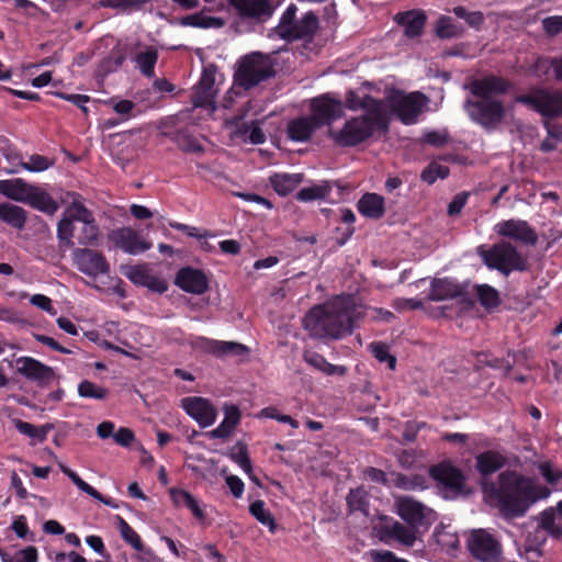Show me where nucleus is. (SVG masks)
<instances>
[{"label": "nucleus", "mask_w": 562, "mask_h": 562, "mask_svg": "<svg viewBox=\"0 0 562 562\" xmlns=\"http://www.w3.org/2000/svg\"><path fill=\"white\" fill-rule=\"evenodd\" d=\"M483 493L490 506L496 508L504 519L512 520L524 517L535 503L548 498L551 490L507 470L497 476L496 482H485Z\"/></svg>", "instance_id": "1"}, {"label": "nucleus", "mask_w": 562, "mask_h": 562, "mask_svg": "<svg viewBox=\"0 0 562 562\" xmlns=\"http://www.w3.org/2000/svg\"><path fill=\"white\" fill-rule=\"evenodd\" d=\"M352 311L350 301L344 297L316 305L304 316V329L313 338L340 339L352 333Z\"/></svg>", "instance_id": "2"}, {"label": "nucleus", "mask_w": 562, "mask_h": 562, "mask_svg": "<svg viewBox=\"0 0 562 562\" xmlns=\"http://www.w3.org/2000/svg\"><path fill=\"white\" fill-rule=\"evenodd\" d=\"M464 88L481 98L477 101L465 102L470 117L485 128H495L499 125L505 116V109L501 101L494 100L492 97L505 93L509 88V82L502 77L490 75L470 81Z\"/></svg>", "instance_id": "3"}, {"label": "nucleus", "mask_w": 562, "mask_h": 562, "mask_svg": "<svg viewBox=\"0 0 562 562\" xmlns=\"http://www.w3.org/2000/svg\"><path fill=\"white\" fill-rule=\"evenodd\" d=\"M100 236L94 216L80 201H72L57 225L60 247L74 248V237L81 246H94Z\"/></svg>", "instance_id": "4"}, {"label": "nucleus", "mask_w": 562, "mask_h": 562, "mask_svg": "<svg viewBox=\"0 0 562 562\" xmlns=\"http://www.w3.org/2000/svg\"><path fill=\"white\" fill-rule=\"evenodd\" d=\"M385 120L381 112L368 113L352 117L339 131H330L329 136L339 146H356L369 137L378 128H385Z\"/></svg>", "instance_id": "5"}, {"label": "nucleus", "mask_w": 562, "mask_h": 562, "mask_svg": "<svg viewBox=\"0 0 562 562\" xmlns=\"http://www.w3.org/2000/svg\"><path fill=\"white\" fill-rule=\"evenodd\" d=\"M477 255L490 269L499 271L508 277L513 271H526L528 262L525 257L508 241L494 244L490 249L480 246Z\"/></svg>", "instance_id": "6"}, {"label": "nucleus", "mask_w": 562, "mask_h": 562, "mask_svg": "<svg viewBox=\"0 0 562 562\" xmlns=\"http://www.w3.org/2000/svg\"><path fill=\"white\" fill-rule=\"evenodd\" d=\"M126 59H131L138 70H154L158 59V49L154 45L136 42L117 44L109 55V60L115 68L122 67Z\"/></svg>", "instance_id": "7"}, {"label": "nucleus", "mask_w": 562, "mask_h": 562, "mask_svg": "<svg viewBox=\"0 0 562 562\" xmlns=\"http://www.w3.org/2000/svg\"><path fill=\"white\" fill-rule=\"evenodd\" d=\"M468 549L481 562H499L502 558L501 542L485 529L471 531L468 538Z\"/></svg>", "instance_id": "8"}, {"label": "nucleus", "mask_w": 562, "mask_h": 562, "mask_svg": "<svg viewBox=\"0 0 562 562\" xmlns=\"http://www.w3.org/2000/svg\"><path fill=\"white\" fill-rule=\"evenodd\" d=\"M378 538L386 544H398L404 548H412L417 540V530L414 527L404 525L393 518L384 517L382 522L375 527Z\"/></svg>", "instance_id": "9"}, {"label": "nucleus", "mask_w": 562, "mask_h": 562, "mask_svg": "<svg viewBox=\"0 0 562 562\" xmlns=\"http://www.w3.org/2000/svg\"><path fill=\"white\" fill-rule=\"evenodd\" d=\"M394 506L397 515L416 530L418 527L429 525L435 519L431 508L409 496H395Z\"/></svg>", "instance_id": "10"}, {"label": "nucleus", "mask_w": 562, "mask_h": 562, "mask_svg": "<svg viewBox=\"0 0 562 562\" xmlns=\"http://www.w3.org/2000/svg\"><path fill=\"white\" fill-rule=\"evenodd\" d=\"M229 8L240 20L265 23L277 9L272 0H226Z\"/></svg>", "instance_id": "11"}, {"label": "nucleus", "mask_w": 562, "mask_h": 562, "mask_svg": "<svg viewBox=\"0 0 562 562\" xmlns=\"http://www.w3.org/2000/svg\"><path fill=\"white\" fill-rule=\"evenodd\" d=\"M516 102L532 108L543 116L553 117L562 115V93L560 92H549L539 89L517 97Z\"/></svg>", "instance_id": "12"}, {"label": "nucleus", "mask_w": 562, "mask_h": 562, "mask_svg": "<svg viewBox=\"0 0 562 562\" xmlns=\"http://www.w3.org/2000/svg\"><path fill=\"white\" fill-rule=\"evenodd\" d=\"M72 261L76 268L88 277L106 274L110 266L103 254L90 248H74Z\"/></svg>", "instance_id": "13"}, {"label": "nucleus", "mask_w": 562, "mask_h": 562, "mask_svg": "<svg viewBox=\"0 0 562 562\" xmlns=\"http://www.w3.org/2000/svg\"><path fill=\"white\" fill-rule=\"evenodd\" d=\"M342 113L344 110L341 101L329 94L319 95L311 101L310 116L318 128L325 125H330L334 121L341 117Z\"/></svg>", "instance_id": "14"}, {"label": "nucleus", "mask_w": 562, "mask_h": 562, "mask_svg": "<svg viewBox=\"0 0 562 562\" xmlns=\"http://www.w3.org/2000/svg\"><path fill=\"white\" fill-rule=\"evenodd\" d=\"M110 240L124 252L137 255L151 248V243L142 239L137 231L132 227H121L109 234Z\"/></svg>", "instance_id": "15"}, {"label": "nucleus", "mask_w": 562, "mask_h": 562, "mask_svg": "<svg viewBox=\"0 0 562 562\" xmlns=\"http://www.w3.org/2000/svg\"><path fill=\"white\" fill-rule=\"evenodd\" d=\"M494 231L503 237L521 241L526 245H536L538 241L537 233L526 221L507 220L495 225Z\"/></svg>", "instance_id": "16"}, {"label": "nucleus", "mask_w": 562, "mask_h": 562, "mask_svg": "<svg viewBox=\"0 0 562 562\" xmlns=\"http://www.w3.org/2000/svg\"><path fill=\"white\" fill-rule=\"evenodd\" d=\"M183 409L202 428L211 426L217 416L216 408L206 398L200 396L184 397L181 401Z\"/></svg>", "instance_id": "17"}, {"label": "nucleus", "mask_w": 562, "mask_h": 562, "mask_svg": "<svg viewBox=\"0 0 562 562\" xmlns=\"http://www.w3.org/2000/svg\"><path fill=\"white\" fill-rule=\"evenodd\" d=\"M175 283L184 292L198 295L209 290V280L205 273L192 267L181 268L176 274Z\"/></svg>", "instance_id": "18"}, {"label": "nucleus", "mask_w": 562, "mask_h": 562, "mask_svg": "<svg viewBox=\"0 0 562 562\" xmlns=\"http://www.w3.org/2000/svg\"><path fill=\"white\" fill-rule=\"evenodd\" d=\"M430 472L432 477L438 481L451 496H458L463 492L464 477L457 468L448 463H441L434 467Z\"/></svg>", "instance_id": "19"}, {"label": "nucleus", "mask_w": 562, "mask_h": 562, "mask_svg": "<svg viewBox=\"0 0 562 562\" xmlns=\"http://www.w3.org/2000/svg\"><path fill=\"white\" fill-rule=\"evenodd\" d=\"M393 21L404 29V35L407 38H416L424 33L427 15L424 10L412 9L397 12Z\"/></svg>", "instance_id": "20"}, {"label": "nucleus", "mask_w": 562, "mask_h": 562, "mask_svg": "<svg viewBox=\"0 0 562 562\" xmlns=\"http://www.w3.org/2000/svg\"><path fill=\"white\" fill-rule=\"evenodd\" d=\"M217 93L214 72H202L201 79L192 94L194 108L213 106Z\"/></svg>", "instance_id": "21"}, {"label": "nucleus", "mask_w": 562, "mask_h": 562, "mask_svg": "<svg viewBox=\"0 0 562 562\" xmlns=\"http://www.w3.org/2000/svg\"><path fill=\"white\" fill-rule=\"evenodd\" d=\"M16 364L18 372L30 380L47 382L54 378V371L50 367L33 358L21 357L16 360Z\"/></svg>", "instance_id": "22"}, {"label": "nucleus", "mask_w": 562, "mask_h": 562, "mask_svg": "<svg viewBox=\"0 0 562 562\" xmlns=\"http://www.w3.org/2000/svg\"><path fill=\"white\" fill-rule=\"evenodd\" d=\"M318 30V18L313 11L303 14L300 20H295L293 27L286 30L285 41L312 40Z\"/></svg>", "instance_id": "23"}, {"label": "nucleus", "mask_w": 562, "mask_h": 562, "mask_svg": "<svg viewBox=\"0 0 562 562\" xmlns=\"http://www.w3.org/2000/svg\"><path fill=\"white\" fill-rule=\"evenodd\" d=\"M424 99L422 93H411L398 100L395 110L403 123L412 124L416 121L422 112Z\"/></svg>", "instance_id": "24"}, {"label": "nucleus", "mask_w": 562, "mask_h": 562, "mask_svg": "<svg viewBox=\"0 0 562 562\" xmlns=\"http://www.w3.org/2000/svg\"><path fill=\"white\" fill-rule=\"evenodd\" d=\"M316 130L318 126L310 115L301 116L288 123L286 134L291 140L303 143L307 142Z\"/></svg>", "instance_id": "25"}, {"label": "nucleus", "mask_w": 562, "mask_h": 562, "mask_svg": "<svg viewBox=\"0 0 562 562\" xmlns=\"http://www.w3.org/2000/svg\"><path fill=\"white\" fill-rule=\"evenodd\" d=\"M462 294L460 285L449 279H434L428 294L429 301L452 300Z\"/></svg>", "instance_id": "26"}, {"label": "nucleus", "mask_w": 562, "mask_h": 562, "mask_svg": "<svg viewBox=\"0 0 562 562\" xmlns=\"http://www.w3.org/2000/svg\"><path fill=\"white\" fill-rule=\"evenodd\" d=\"M32 187L21 178L0 180V193L16 202L26 203Z\"/></svg>", "instance_id": "27"}, {"label": "nucleus", "mask_w": 562, "mask_h": 562, "mask_svg": "<svg viewBox=\"0 0 562 562\" xmlns=\"http://www.w3.org/2000/svg\"><path fill=\"white\" fill-rule=\"evenodd\" d=\"M358 210L366 217L379 220L385 213L384 199L376 193H366L358 201Z\"/></svg>", "instance_id": "28"}, {"label": "nucleus", "mask_w": 562, "mask_h": 562, "mask_svg": "<svg viewBox=\"0 0 562 562\" xmlns=\"http://www.w3.org/2000/svg\"><path fill=\"white\" fill-rule=\"evenodd\" d=\"M224 413H225V417H224L223 422L220 424V426H217L216 428H214L213 430H211L209 432V436L211 438H221V439L228 438L232 435L236 425L239 423L240 412L237 406H234V405L227 406L226 405L224 407Z\"/></svg>", "instance_id": "29"}, {"label": "nucleus", "mask_w": 562, "mask_h": 562, "mask_svg": "<svg viewBox=\"0 0 562 562\" xmlns=\"http://www.w3.org/2000/svg\"><path fill=\"white\" fill-rule=\"evenodd\" d=\"M303 178L302 173H274L269 178V182L279 195L285 196L303 181Z\"/></svg>", "instance_id": "30"}, {"label": "nucleus", "mask_w": 562, "mask_h": 562, "mask_svg": "<svg viewBox=\"0 0 562 562\" xmlns=\"http://www.w3.org/2000/svg\"><path fill=\"white\" fill-rule=\"evenodd\" d=\"M557 514L554 507H548L532 517L537 521V526L553 539L562 537V527L557 522Z\"/></svg>", "instance_id": "31"}, {"label": "nucleus", "mask_w": 562, "mask_h": 562, "mask_svg": "<svg viewBox=\"0 0 562 562\" xmlns=\"http://www.w3.org/2000/svg\"><path fill=\"white\" fill-rule=\"evenodd\" d=\"M235 70H273L271 58L260 52H251L241 56Z\"/></svg>", "instance_id": "32"}, {"label": "nucleus", "mask_w": 562, "mask_h": 562, "mask_svg": "<svg viewBox=\"0 0 562 562\" xmlns=\"http://www.w3.org/2000/svg\"><path fill=\"white\" fill-rule=\"evenodd\" d=\"M346 103L349 109L356 110L359 108H363L369 111V113H379L381 112V104L378 100L366 94L361 89L360 90H350L346 97Z\"/></svg>", "instance_id": "33"}, {"label": "nucleus", "mask_w": 562, "mask_h": 562, "mask_svg": "<svg viewBox=\"0 0 562 562\" xmlns=\"http://www.w3.org/2000/svg\"><path fill=\"white\" fill-rule=\"evenodd\" d=\"M0 220L5 224L22 229L25 226L27 215L21 206L11 203H0Z\"/></svg>", "instance_id": "34"}, {"label": "nucleus", "mask_w": 562, "mask_h": 562, "mask_svg": "<svg viewBox=\"0 0 562 562\" xmlns=\"http://www.w3.org/2000/svg\"><path fill=\"white\" fill-rule=\"evenodd\" d=\"M505 463V457L496 451H485L476 457V469L483 475L498 471Z\"/></svg>", "instance_id": "35"}, {"label": "nucleus", "mask_w": 562, "mask_h": 562, "mask_svg": "<svg viewBox=\"0 0 562 562\" xmlns=\"http://www.w3.org/2000/svg\"><path fill=\"white\" fill-rule=\"evenodd\" d=\"M181 24L199 29H221L225 25V21L218 16H212L200 11L181 19Z\"/></svg>", "instance_id": "36"}, {"label": "nucleus", "mask_w": 562, "mask_h": 562, "mask_svg": "<svg viewBox=\"0 0 562 562\" xmlns=\"http://www.w3.org/2000/svg\"><path fill=\"white\" fill-rule=\"evenodd\" d=\"M26 204L47 214H54L58 210V204L52 196L38 187L33 186L29 194Z\"/></svg>", "instance_id": "37"}, {"label": "nucleus", "mask_w": 562, "mask_h": 562, "mask_svg": "<svg viewBox=\"0 0 562 562\" xmlns=\"http://www.w3.org/2000/svg\"><path fill=\"white\" fill-rule=\"evenodd\" d=\"M464 27L461 24L454 23L452 18L441 15L435 26L436 35L441 40L458 38L463 36Z\"/></svg>", "instance_id": "38"}, {"label": "nucleus", "mask_w": 562, "mask_h": 562, "mask_svg": "<svg viewBox=\"0 0 562 562\" xmlns=\"http://www.w3.org/2000/svg\"><path fill=\"white\" fill-rule=\"evenodd\" d=\"M303 358L310 366L327 375H344L346 373L345 367L331 364L316 352L305 351Z\"/></svg>", "instance_id": "39"}, {"label": "nucleus", "mask_w": 562, "mask_h": 562, "mask_svg": "<svg viewBox=\"0 0 562 562\" xmlns=\"http://www.w3.org/2000/svg\"><path fill=\"white\" fill-rule=\"evenodd\" d=\"M250 514L262 525L269 528L271 533H274L278 529V525L271 512L266 508L263 501H255L249 506Z\"/></svg>", "instance_id": "40"}, {"label": "nucleus", "mask_w": 562, "mask_h": 562, "mask_svg": "<svg viewBox=\"0 0 562 562\" xmlns=\"http://www.w3.org/2000/svg\"><path fill=\"white\" fill-rule=\"evenodd\" d=\"M13 424L19 432L30 438L36 439L38 442L45 441L48 431L53 429V425L50 424L36 427L33 424L23 422L21 419H13Z\"/></svg>", "instance_id": "41"}, {"label": "nucleus", "mask_w": 562, "mask_h": 562, "mask_svg": "<svg viewBox=\"0 0 562 562\" xmlns=\"http://www.w3.org/2000/svg\"><path fill=\"white\" fill-rule=\"evenodd\" d=\"M58 465H59V469L61 470V472L65 475H67L71 480V482L80 491L87 493L88 495H90L94 499H98V501L102 502L105 505H110V501L109 499L104 498L95 488H93L91 485L86 483L75 471H72L71 469L67 468L65 464H63L60 462L58 463Z\"/></svg>", "instance_id": "42"}, {"label": "nucleus", "mask_w": 562, "mask_h": 562, "mask_svg": "<svg viewBox=\"0 0 562 562\" xmlns=\"http://www.w3.org/2000/svg\"><path fill=\"white\" fill-rule=\"evenodd\" d=\"M331 191V186L327 181L303 188L296 193V199L301 202H311L325 199Z\"/></svg>", "instance_id": "43"}, {"label": "nucleus", "mask_w": 562, "mask_h": 562, "mask_svg": "<svg viewBox=\"0 0 562 562\" xmlns=\"http://www.w3.org/2000/svg\"><path fill=\"white\" fill-rule=\"evenodd\" d=\"M548 535L538 526L526 536L524 550L526 553L533 552L537 557L542 555V547L547 542Z\"/></svg>", "instance_id": "44"}, {"label": "nucleus", "mask_w": 562, "mask_h": 562, "mask_svg": "<svg viewBox=\"0 0 562 562\" xmlns=\"http://www.w3.org/2000/svg\"><path fill=\"white\" fill-rule=\"evenodd\" d=\"M347 505L350 512L369 515L368 493L362 487L351 490L347 495Z\"/></svg>", "instance_id": "45"}, {"label": "nucleus", "mask_w": 562, "mask_h": 562, "mask_svg": "<svg viewBox=\"0 0 562 562\" xmlns=\"http://www.w3.org/2000/svg\"><path fill=\"white\" fill-rule=\"evenodd\" d=\"M274 72H235L234 83L248 90L270 78Z\"/></svg>", "instance_id": "46"}, {"label": "nucleus", "mask_w": 562, "mask_h": 562, "mask_svg": "<svg viewBox=\"0 0 562 562\" xmlns=\"http://www.w3.org/2000/svg\"><path fill=\"white\" fill-rule=\"evenodd\" d=\"M452 12L457 18L464 20L470 27L476 31L481 30L485 21L484 14L481 11L469 12L462 5L454 7Z\"/></svg>", "instance_id": "47"}, {"label": "nucleus", "mask_w": 562, "mask_h": 562, "mask_svg": "<svg viewBox=\"0 0 562 562\" xmlns=\"http://www.w3.org/2000/svg\"><path fill=\"white\" fill-rule=\"evenodd\" d=\"M296 12L297 8L294 3H291L285 11L282 13L278 25L276 26L274 31L278 34V36L285 41L286 38V30H291L293 27V24L296 20Z\"/></svg>", "instance_id": "48"}, {"label": "nucleus", "mask_w": 562, "mask_h": 562, "mask_svg": "<svg viewBox=\"0 0 562 562\" xmlns=\"http://www.w3.org/2000/svg\"><path fill=\"white\" fill-rule=\"evenodd\" d=\"M237 135L245 140L248 139L251 144H262L266 140V135L261 127L251 122L250 124L244 123L237 130Z\"/></svg>", "instance_id": "49"}, {"label": "nucleus", "mask_w": 562, "mask_h": 562, "mask_svg": "<svg viewBox=\"0 0 562 562\" xmlns=\"http://www.w3.org/2000/svg\"><path fill=\"white\" fill-rule=\"evenodd\" d=\"M436 542L443 550H453L459 547V537L456 531H453L449 526H442L439 528L436 533Z\"/></svg>", "instance_id": "50"}, {"label": "nucleus", "mask_w": 562, "mask_h": 562, "mask_svg": "<svg viewBox=\"0 0 562 562\" xmlns=\"http://www.w3.org/2000/svg\"><path fill=\"white\" fill-rule=\"evenodd\" d=\"M476 294L482 306L485 308L497 307L501 303L498 292L487 284H481L476 288Z\"/></svg>", "instance_id": "51"}, {"label": "nucleus", "mask_w": 562, "mask_h": 562, "mask_svg": "<svg viewBox=\"0 0 562 562\" xmlns=\"http://www.w3.org/2000/svg\"><path fill=\"white\" fill-rule=\"evenodd\" d=\"M78 394L85 398L104 400L109 394V390L89 380H83L78 385Z\"/></svg>", "instance_id": "52"}, {"label": "nucleus", "mask_w": 562, "mask_h": 562, "mask_svg": "<svg viewBox=\"0 0 562 562\" xmlns=\"http://www.w3.org/2000/svg\"><path fill=\"white\" fill-rule=\"evenodd\" d=\"M249 348L236 341H220L217 347V358L227 356L245 357L249 353Z\"/></svg>", "instance_id": "53"}, {"label": "nucleus", "mask_w": 562, "mask_h": 562, "mask_svg": "<svg viewBox=\"0 0 562 562\" xmlns=\"http://www.w3.org/2000/svg\"><path fill=\"white\" fill-rule=\"evenodd\" d=\"M449 175V168L438 162H430L420 173V179L432 184L437 179H445Z\"/></svg>", "instance_id": "54"}, {"label": "nucleus", "mask_w": 562, "mask_h": 562, "mask_svg": "<svg viewBox=\"0 0 562 562\" xmlns=\"http://www.w3.org/2000/svg\"><path fill=\"white\" fill-rule=\"evenodd\" d=\"M148 0H100L98 7L120 9L122 11L140 10Z\"/></svg>", "instance_id": "55"}, {"label": "nucleus", "mask_w": 562, "mask_h": 562, "mask_svg": "<svg viewBox=\"0 0 562 562\" xmlns=\"http://www.w3.org/2000/svg\"><path fill=\"white\" fill-rule=\"evenodd\" d=\"M124 274L126 278H128L134 284L137 285H144L146 283V280L149 278L150 269L148 265H136V266H128L124 270Z\"/></svg>", "instance_id": "56"}, {"label": "nucleus", "mask_w": 562, "mask_h": 562, "mask_svg": "<svg viewBox=\"0 0 562 562\" xmlns=\"http://www.w3.org/2000/svg\"><path fill=\"white\" fill-rule=\"evenodd\" d=\"M0 557L2 562H36L37 549L33 546H30L20 550L14 555H9L0 550Z\"/></svg>", "instance_id": "57"}, {"label": "nucleus", "mask_w": 562, "mask_h": 562, "mask_svg": "<svg viewBox=\"0 0 562 562\" xmlns=\"http://www.w3.org/2000/svg\"><path fill=\"white\" fill-rule=\"evenodd\" d=\"M395 486L403 490H417V488H425V477L420 475H404V474H397L395 479Z\"/></svg>", "instance_id": "58"}, {"label": "nucleus", "mask_w": 562, "mask_h": 562, "mask_svg": "<svg viewBox=\"0 0 562 562\" xmlns=\"http://www.w3.org/2000/svg\"><path fill=\"white\" fill-rule=\"evenodd\" d=\"M53 165V161L42 155H32L29 161L21 162V167L31 172H40L48 169Z\"/></svg>", "instance_id": "59"}, {"label": "nucleus", "mask_w": 562, "mask_h": 562, "mask_svg": "<svg viewBox=\"0 0 562 562\" xmlns=\"http://www.w3.org/2000/svg\"><path fill=\"white\" fill-rule=\"evenodd\" d=\"M119 526L123 539L128 542L135 550L142 551L143 543L135 530L123 518H120Z\"/></svg>", "instance_id": "60"}, {"label": "nucleus", "mask_w": 562, "mask_h": 562, "mask_svg": "<svg viewBox=\"0 0 562 562\" xmlns=\"http://www.w3.org/2000/svg\"><path fill=\"white\" fill-rule=\"evenodd\" d=\"M370 349L373 353V356L380 361V362H387V367L391 370L395 369L396 366V358L391 356L389 353V347L385 344L382 342H373L370 345Z\"/></svg>", "instance_id": "61"}, {"label": "nucleus", "mask_w": 562, "mask_h": 562, "mask_svg": "<svg viewBox=\"0 0 562 562\" xmlns=\"http://www.w3.org/2000/svg\"><path fill=\"white\" fill-rule=\"evenodd\" d=\"M536 70H562V54L558 56L539 57L536 61Z\"/></svg>", "instance_id": "62"}, {"label": "nucleus", "mask_w": 562, "mask_h": 562, "mask_svg": "<svg viewBox=\"0 0 562 562\" xmlns=\"http://www.w3.org/2000/svg\"><path fill=\"white\" fill-rule=\"evenodd\" d=\"M178 146L188 153H200L203 150L201 144L194 139L193 137L184 134V133H178L175 137Z\"/></svg>", "instance_id": "63"}, {"label": "nucleus", "mask_w": 562, "mask_h": 562, "mask_svg": "<svg viewBox=\"0 0 562 562\" xmlns=\"http://www.w3.org/2000/svg\"><path fill=\"white\" fill-rule=\"evenodd\" d=\"M542 29L549 37H554L562 32V15H551L542 20Z\"/></svg>", "instance_id": "64"}]
</instances>
